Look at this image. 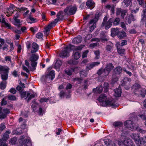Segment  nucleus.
<instances>
[{"label":"nucleus","instance_id":"f257e3e1","mask_svg":"<svg viewBox=\"0 0 146 146\" xmlns=\"http://www.w3.org/2000/svg\"><path fill=\"white\" fill-rule=\"evenodd\" d=\"M77 10V6L70 5H68L64 10V12L60 11L56 15L57 20L60 21L65 20L70 15H74Z\"/></svg>","mask_w":146,"mask_h":146},{"label":"nucleus","instance_id":"f03ea898","mask_svg":"<svg viewBox=\"0 0 146 146\" xmlns=\"http://www.w3.org/2000/svg\"><path fill=\"white\" fill-rule=\"evenodd\" d=\"M106 96L105 94H102L98 98V100L101 103V104L103 106H108L112 107V108L117 107L118 105L116 104L114 100L111 101L106 100Z\"/></svg>","mask_w":146,"mask_h":146},{"label":"nucleus","instance_id":"7ed1b4c3","mask_svg":"<svg viewBox=\"0 0 146 146\" xmlns=\"http://www.w3.org/2000/svg\"><path fill=\"white\" fill-rule=\"evenodd\" d=\"M9 68L5 65H0V74L2 81H6L8 79Z\"/></svg>","mask_w":146,"mask_h":146},{"label":"nucleus","instance_id":"20e7f679","mask_svg":"<svg viewBox=\"0 0 146 146\" xmlns=\"http://www.w3.org/2000/svg\"><path fill=\"white\" fill-rule=\"evenodd\" d=\"M141 86L137 84H134L132 87L135 94H140L143 97H144L146 94V90L143 89L139 90Z\"/></svg>","mask_w":146,"mask_h":146},{"label":"nucleus","instance_id":"39448f33","mask_svg":"<svg viewBox=\"0 0 146 146\" xmlns=\"http://www.w3.org/2000/svg\"><path fill=\"white\" fill-rule=\"evenodd\" d=\"M39 58V56L36 54H32L29 60L31 61V64L33 68L31 70L34 71L35 70L37 62L36 61Z\"/></svg>","mask_w":146,"mask_h":146},{"label":"nucleus","instance_id":"423d86ee","mask_svg":"<svg viewBox=\"0 0 146 146\" xmlns=\"http://www.w3.org/2000/svg\"><path fill=\"white\" fill-rule=\"evenodd\" d=\"M75 46L71 45H69L64 48V50H62L60 54V57H67L69 56V52L73 50Z\"/></svg>","mask_w":146,"mask_h":146},{"label":"nucleus","instance_id":"0eeeda50","mask_svg":"<svg viewBox=\"0 0 146 146\" xmlns=\"http://www.w3.org/2000/svg\"><path fill=\"white\" fill-rule=\"evenodd\" d=\"M108 19L107 16H106L103 19L101 25L102 27H105V28L106 30L108 29L111 27L113 22V19L112 18H110L108 21Z\"/></svg>","mask_w":146,"mask_h":146},{"label":"nucleus","instance_id":"6e6552de","mask_svg":"<svg viewBox=\"0 0 146 146\" xmlns=\"http://www.w3.org/2000/svg\"><path fill=\"white\" fill-rule=\"evenodd\" d=\"M131 79L127 77H125L121 82V85L124 87V88L127 90H128L131 87L130 82Z\"/></svg>","mask_w":146,"mask_h":146},{"label":"nucleus","instance_id":"1a4fd4ad","mask_svg":"<svg viewBox=\"0 0 146 146\" xmlns=\"http://www.w3.org/2000/svg\"><path fill=\"white\" fill-rule=\"evenodd\" d=\"M98 20V17L95 16V17L91 20L89 22L90 25H92L90 27V31L92 32L95 28L96 26V23Z\"/></svg>","mask_w":146,"mask_h":146},{"label":"nucleus","instance_id":"9d476101","mask_svg":"<svg viewBox=\"0 0 146 146\" xmlns=\"http://www.w3.org/2000/svg\"><path fill=\"white\" fill-rule=\"evenodd\" d=\"M119 146H135L134 144L131 142L130 139H125L123 142L119 141Z\"/></svg>","mask_w":146,"mask_h":146},{"label":"nucleus","instance_id":"9b49d317","mask_svg":"<svg viewBox=\"0 0 146 146\" xmlns=\"http://www.w3.org/2000/svg\"><path fill=\"white\" fill-rule=\"evenodd\" d=\"M58 21L56 19L54 21L51 22L45 28L46 34H48V33L50 31V29L55 26V23H56L58 21Z\"/></svg>","mask_w":146,"mask_h":146},{"label":"nucleus","instance_id":"f8f14e48","mask_svg":"<svg viewBox=\"0 0 146 146\" xmlns=\"http://www.w3.org/2000/svg\"><path fill=\"white\" fill-rule=\"evenodd\" d=\"M127 12V11L126 10H123L121 9H118L117 10L116 14L117 15H121V17L124 19Z\"/></svg>","mask_w":146,"mask_h":146},{"label":"nucleus","instance_id":"ddd939ff","mask_svg":"<svg viewBox=\"0 0 146 146\" xmlns=\"http://www.w3.org/2000/svg\"><path fill=\"white\" fill-rule=\"evenodd\" d=\"M124 125L127 128L130 130L133 129L134 128L133 123L130 120H128L124 123Z\"/></svg>","mask_w":146,"mask_h":146},{"label":"nucleus","instance_id":"4468645a","mask_svg":"<svg viewBox=\"0 0 146 146\" xmlns=\"http://www.w3.org/2000/svg\"><path fill=\"white\" fill-rule=\"evenodd\" d=\"M135 20L134 17L132 14L127 15L126 17L125 21L128 23L129 24H130L132 21H133Z\"/></svg>","mask_w":146,"mask_h":146},{"label":"nucleus","instance_id":"2eb2a0df","mask_svg":"<svg viewBox=\"0 0 146 146\" xmlns=\"http://www.w3.org/2000/svg\"><path fill=\"white\" fill-rule=\"evenodd\" d=\"M100 64V62H94L93 63L87 65L86 68V70H90L92 68H93L94 66H98Z\"/></svg>","mask_w":146,"mask_h":146},{"label":"nucleus","instance_id":"dca6fc26","mask_svg":"<svg viewBox=\"0 0 146 146\" xmlns=\"http://www.w3.org/2000/svg\"><path fill=\"white\" fill-rule=\"evenodd\" d=\"M86 5L90 9H92L95 7V3L92 0H88L86 2Z\"/></svg>","mask_w":146,"mask_h":146},{"label":"nucleus","instance_id":"f3484780","mask_svg":"<svg viewBox=\"0 0 146 146\" xmlns=\"http://www.w3.org/2000/svg\"><path fill=\"white\" fill-rule=\"evenodd\" d=\"M38 45L35 42H33L32 44L33 49L31 50V52L32 53H35L38 51Z\"/></svg>","mask_w":146,"mask_h":146},{"label":"nucleus","instance_id":"a211bd4d","mask_svg":"<svg viewBox=\"0 0 146 146\" xmlns=\"http://www.w3.org/2000/svg\"><path fill=\"white\" fill-rule=\"evenodd\" d=\"M122 71V68L120 66H118L114 69L113 74L116 75H119L121 73Z\"/></svg>","mask_w":146,"mask_h":146},{"label":"nucleus","instance_id":"6ab92c4d","mask_svg":"<svg viewBox=\"0 0 146 146\" xmlns=\"http://www.w3.org/2000/svg\"><path fill=\"white\" fill-rule=\"evenodd\" d=\"M23 145L24 146H31L32 144L30 140L27 139L24 140L21 145V146Z\"/></svg>","mask_w":146,"mask_h":146},{"label":"nucleus","instance_id":"aec40b11","mask_svg":"<svg viewBox=\"0 0 146 146\" xmlns=\"http://www.w3.org/2000/svg\"><path fill=\"white\" fill-rule=\"evenodd\" d=\"M119 31V30L118 28H112L111 30V36L114 37L115 35H117Z\"/></svg>","mask_w":146,"mask_h":146},{"label":"nucleus","instance_id":"412c9836","mask_svg":"<svg viewBox=\"0 0 146 146\" xmlns=\"http://www.w3.org/2000/svg\"><path fill=\"white\" fill-rule=\"evenodd\" d=\"M82 40V37L80 36H78L73 39L72 42L74 44H77L80 43Z\"/></svg>","mask_w":146,"mask_h":146},{"label":"nucleus","instance_id":"4be33fe9","mask_svg":"<svg viewBox=\"0 0 146 146\" xmlns=\"http://www.w3.org/2000/svg\"><path fill=\"white\" fill-rule=\"evenodd\" d=\"M55 76V73L54 71L51 70L47 75L46 78H48L50 79L51 80H52L54 78Z\"/></svg>","mask_w":146,"mask_h":146},{"label":"nucleus","instance_id":"5701e85b","mask_svg":"<svg viewBox=\"0 0 146 146\" xmlns=\"http://www.w3.org/2000/svg\"><path fill=\"white\" fill-rule=\"evenodd\" d=\"M69 93L67 95H66L65 92L63 90H62L59 93V96L61 98H64V96H66V97L67 98H69L70 96V90L68 91Z\"/></svg>","mask_w":146,"mask_h":146},{"label":"nucleus","instance_id":"b1692460","mask_svg":"<svg viewBox=\"0 0 146 146\" xmlns=\"http://www.w3.org/2000/svg\"><path fill=\"white\" fill-rule=\"evenodd\" d=\"M118 80V77L116 75L113 74L112 78L111 80V84L113 85Z\"/></svg>","mask_w":146,"mask_h":146},{"label":"nucleus","instance_id":"393cba45","mask_svg":"<svg viewBox=\"0 0 146 146\" xmlns=\"http://www.w3.org/2000/svg\"><path fill=\"white\" fill-rule=\"evenodd\" d=\"M62 64V61L60 60H57L55 63V68L58 71L59 70L60 67Z\"/></svg>","mask_w":146,"mask_h":146},{"label":"nucleus","instance_id":"a878e982","mask_svg":"<svg viewBox=\"0 0 146 146\" xmlns=\"http://www.w3.org/2000/svg\"><path fill=\"white\" fill-rule=\"evenodd\" d=\"M19 93L21 95V98H23L27 97L25 99L27 98V97H28L30 94L28 92L26 91L23 92L21 91Z\"/></svg>","mask_w":146,"mask_h":146},{"label":"nucleus","instance_id":"bb28decb","mask_svg":"<svg viewBox=\"0 0 146 146\" xmlns=\"http://www.w3.org/2000/svg\"><path fill=\"white\" fill-rule=\"evenodd\" d=\"M143 137H141L139 139L135 140V141L138 146H141L142 145H143Z\"/></svg>","mask_w":146,"mask_h":146},{"label":"nucleus","instance_id":"cd10ccee","mask_svg":"<svg viewBox=\"0 0 146 146\" xmlns=\"http://www.w3.org/2000/svg\"><path fill=\"white\" fill-rule=\"evenodd\" d=\"M7 83L6 81H2L0 83V89L2 90L5 89L6 88Z\"/></svg>","mask_w":146,"mask_h":146},{"label":"nucleus","instance_id":"c85d7f7f","mask_svg":"<svg viewBox=\"0 0 146 146\" xmlns=\"http://www.w3.org/2000/svg\"><path fill=\"white\" fill-rule=\"evenodd\" d=\"M103 90V88L101 86L97 87L96 88H94L93 91L96 93H101Z\"/></svg>","mask_w":146,"mask_h":146},{"label":"nucleus","instance_id":"c756f323","mask_svg":"<svg viewBox=\"0 0 146 146\" xmlns=\"http://www.w3.org/2000/svg\"><path fill=\"white\" fill-rule=\"evenodd\" d=\"M115 94L114 95L116 97H119L120 96L121 91L120 88H116L114 90Z\"/></svg>","mask_w":146,"mask_h":146},{"label":"nucleus","instance_id":"7c9ffc66","mask_svg":"<svg viewBox=\"0 0 146 146\" xmlns=\"http://www.w3.org/2000/svg\"><path fill=\"white\" fill-rule=\"evenodd\" d=\"M139 5L143 8H146V1L144 0H137Z\"/></svg>","mask_w":146,"mask_h":146},{"label":"nucleus","instance_id":"2f4dec72","mask_svg":"<svg viewBox=\"0 0 146 146\" xmlns=\"http://www.w3.org/2000/svg\"><path fill=\"white\" fill-rule=\"evenodd\" d=\"M126 34L123 31L120 32L119 31L117 35V36L119 38H121L126 36Z\"/></svg>","mask_w":146,"mask_h":146},{"label":"nucleus","instance_id":"473e14b6","mask_svg":"<svg viewBox=\"0 0 146 146\" xmlns=\"http://www.w3.org/2000/svg\"><path fill=\"white\" fill-rule=\"evenodd\" d=\"M131 137L134 140V141L137 140V139H139L140 138L139 133H133L132 134Z\"/></svg>","mask_w":146,"mask_h":146},{"label":"nucleus","instance_id":"72a5a7b5","mask_svg":"<svg viewBox=\"0 0 146 146\" xmlns=\"http://www.w3.org/2000/svg\"><path fill=\"white\" fill-rule=\"evenodd\" d=\"M6 117L7 115L3 112L2 108L0 107V119H3Z\"/></svg>","mask_w":146,"mask_h":146},{"label":"nucleus","instance_id":"f704fd0d","mask_svg":"<svg viewBox=\"0 0 146 146\" xmlns=\"http://www.w3.org/2000/svg\"><path fill=\"white\" fill-rule=\"evenodd\" d=\"M113 68L114 66L112 63H110L106 65L105 68L110 72L111 70L113 69Z\"/></svg>","mask_w":146,"mask_h":146},{"label":"nucleus","instance_id":"c9c22d12","mask_svg":"<svg viewBox=\"0 0 146 146\" xmlns=\"http://www.w3.org/2000/svg\"><path fill=\"white\" fill-rule=\"evenodd\" d=\"M117 51L118 53L121 56L125 54V50L124 49L117 48Z\"/></svg>","mask_w":146,"mask_h":146},{"label":"nucleus","instance_id":"e433bc0d","mask_svg":"<svg viewBox=\"0 0 146 146\" xmlns=\"http://www.w3.org/2000/svg\"><path fill=\"white\" fill-rule=\"evenodd\" d=\"M109 86V84L107 82L104 83L103 87L104 92H107L108 91Z\"/></svg>","mask_w":146,"mask_h":146},{"label":"nucleus","instance_id":"4c0bfd02","mask_svg":"<svg viewBox=\"0 0 146 146\" xmlns=\"http://www.w3.org/2000/svg\"><path fill=\"white\" fill-rule=\"evenodd\" d=\"M74 58L75 60L78 59L80 57V53L78 52H76L73 54Z\"/></svg>","mask_w":146,"mask_h":146},{"label":"nucleus","instance_id":"58836bf2","mask_svg":"<svg viewBox=\"0 0 146 146\" xmlns=\"http://www.w3.org/2000/svg\"><path fill=\"white\" fill-rule=\"evenodd\" d=\"M75 68L74 70L72 69H66L65 70V73L69 76H71L72 75V72L74 71V70L75 69Z\"/></svg>","mask_w":146,"mask_h":146},{"label":"nucleus","instance_id":"ea45409f","mask_svg":"<svg viewBox=\"0 0 146 146\" xmlns=\"http://www.w3.org/2000/svg\"><path fill=\"white\" fill-rule=\"evenodd\" d=\"M104 143L107 146L110 145L111 144H112V145L113 143H114L111 140L108 139H106L105 140Z\"/></svg>","mask_w":146,"mask_h":146},{"label":"nucleus","instance_id":"a19ab883","mask_svg":"<svg viewBox=\"0 0 146 146\" xmlns=\"http://www.w3.org/2000/svg\"><path fill=\"white\" fill-rule=\"evenodd\" d=\"M13 19L15 22V26H17L18 27H19L21 25L20 24V20L18 19H17V18Z\"/></svg>","mask_w":146,"mask_h":146},{"label":"nucleus","instance_id":"79ce46f5","mask_svg":"<svg viewBox=\"0 0 146 146\" xmlns=\"http://www.w3.org/2000/svg\"><path fill=\"white\" fill-rule=\"evenodd\" d=\"M101 36H102L101 39L104 41H107L108 40V38H106L105 34L103 33L101 34Z\"/></svg>","mask_w":146,"mask_h":146},{"label":"nucleus","instance_id":"37998d69","mask_svg":"<svg viewBox=\"0 0 146 146\" xmlns=\"http://www.w3.org/2000/svg\"><path fill=\"white\" fill-rule=\"evenodd\" d=\"M113 125L115 127H120L123 125L122 123L119 121H117L114 122Z\"/></svg>","mask_w":146,"mask_h":146},{"label":"nucleus","instance_id":"c03bdc74","mask_svg":"<svg viewBox=\"0 0 146 146\" xmlns=\"http://www.w3.org/2000/svg\"><path fill=\"white\" fill-rule=\"evenodd\" d=\"M8 99L10 100L14 101L16 100V97L15 96H13L12 95H9L7 96Z\"/></svg>","mask_w":146,"mask_h":146},{"label":"nucleus","instance_id":"a18cd8bd","mask_svg":"<svg viewBox=\"0 0 146 146\" xmlns=\"http://www.w3.org/2000/svg\"><path fill=\"white\" fill-rule=\"evenodd\" d=\"M94 53L96 55L95 58L96 59H99V58L100 56V52L98 50L94 51Z\"/></svg>","mask_w":146,"mask_h":146},{"label":"nucleus","instance_id":"49530a36","mask_svg":"<svg viewBox=\"0 0 146 146\" xmlns=\"http://www.w3.org/2000/svg\"><path fill=\"white\" fill-rule=\"evenodd\" d=\"M3 25L4 27L7 28L8 29H12L11 26V24L8 23L6 22V23H5Z\"/></svg>","mask_w":146,"mask_h":146},{"label":"nucleus","instance_id":"de8ad7c7","mask_svg":"<svg viewBox=\"0 0 146 146\" xmlns=\"http://www.w3.org/2000/svg\"><path fill=\"white\" fill-rule=\"evenodd\" d=\"M110 72V71L107 70L105 68L104 69H103V75L105 76H108Z\"/></svg>","mask_w":146,"mask_h":146},{"label":"nucleus","instance_id":"09e8293b","mask_svg":"<svg viewBox=\"0 0 146 146\" xmlns=\"http://www.w3.org/2000/svg\"><path fill=\"white\" fill-rule=\"evenodd\" d=\"M131 0H124L123 3H124L125 7H127L130 5Z\"/></svg>","mask_w":146,"mask_h":146},{"label":"nucleus","instance_id":"8fccbe9b","mask_svg":"<svg viewBox=\"0 0 146 146\" xmlns=\"http://www.w3.org/2000/svg\"><path fill=\"white\" fill-rule=\"evenodd\" d=\"M113 24L115 25H118L120 21V19L119 18H116L113 21Z\"/></svg>","mask_w":146,"mask_h":146},{"label":"nucleus","instance_id":"3c124183","mask_svg":"<svg viewBox=\"0 0 146 146\" xmlns=\"http://www.w3.org/2000/svg\"><path fill=\"white\" fill-rule=\"evenodd\" d=\"M6 128L4 123H2L0 125V131H2Z\"/></svg>","mask_w":146,"mask_h":146},{"label":"nucleus","instance_id":"603ef678","mask_svg":"<svg viewBox=\"0 0 146 146\" xmlns=\"http://www.w3.org/2000/svg\"><path fill=\"white\" fill-rule=\"evenodd\" d=\"M2 111H3V112L7 115V114H9L10 113V110L7 108L3 109Z\"/></svg>","mask_w":146,"mask_h":146},{"label":"nucleus","instance_id":"864d4df0","mask_svg":"<svg viewBox=\"0 0 146 146\" xmlns=\"http://www.w3.org/2000/svg\"><path fill=\"white\" fill-rule=\"evenodd\" d=\"M68 63L70 64H77V61H75L74 60H70L68 62Z\"/></svg>","mask_w":146,"mask_h":146},{"label":"nucleus","instance_id":"5fc2aeb1","mask_svg":"<svg viewBox=\"0 0 146 146\" xmlns=\"http://www.w3.org/2000/svg\"><path fill=\"white\" fill-rule=\"evenodd\" d=\"M43 36L42 33H41L39 32L37 33L36 35V37L37 38L40 39L42 38Z\"/></svg>","mask_w":146,"mask_h":146},{"label":"nucleus","instance_id":"6e6d98bb","mask_svg":"<svg viewBox=\"0 0 146 146\" xmlns=\"http://www.w3.org/2000/svg\"><path fill=\"white\" fill-rule=\"evenodd\" d=\"M11 93L14 94H15L17 92V91L14 88H11L9 91Z\"/></svg>","mask_w":146,"mask_h":146},{"label":"nucleus","instance_id":"4d7b16f0","mask_svg":"<svg viewBox=\"0 0 146 146\" xmlns=\"http://www.w3.org/2000/svg\"><path fill=\"white\" fill-rule=\"evenodd\" d=\"M89 51L88 50H86L84 52L82 55V57L83 58H84L87 56V54L88 52Z\"/></svg>","mask_w":146,"mask_h":146},{"label":"nucleus","instance_id":"13d9d810","mask_svg":"<svg viewBox=\"0 0 146 146\" xmlns=\"http://www.w3.org/2000/svg\"><path fill=\"white\" fill-rule=\"evenodd\" d=\"M112 48V47L109 45H107L106 47V49L107 51H111V49Z\"/></svg>","mask_w":146,"mask_h":146},{"label":"nucleus","instance_id":"bf43d9fd","mask_svg":"<svg viewBox=\"0 0 146 146\" xmlns=\"http://www.w3.org/2000/svg\"><path fill=\"white\" fill-rule=\"evenodd\" d=\"M84 45H80L78 46H76L74 49L76 50H81L84 46Z\"/></svg>","mask_w":146,"mask_h":146},{"label":"nucleus","instance_id":"052dcab7","mask_svg":"<svg viewBox=\"0 0 146 146\" xmlns=\"http://www.w3.org/2000/svg\"><path fill=\"white\" fill-rule=\"evenodd\" d=\"M29 18L30 20L32 21V22H31L30 23H35L36 21V19H35L34 18L31 17V16H30L29 17Z\"/></svg>","mask_w":146,"mask_h":146},{"label":"nucleus","instance_id":"680f3d73","mask_svg":"<svg viewBox=\"0 0 146 146\" xmlns=\"http://www.w3.org/2000/svg\"><path fill=\"white\" fill-rule=\"evenodd\" d=\"M37 28H35V29L33 27H31L30 29V30L32 31L33 33H35L37 31Z\"/></svg>","mask_w":146,"mask_h":146},{"label":"nucleus","instance_id":"e2e57ef3","mask_svg":"<svg viewBox=\"0 0 146 146\" xmlns=\"http://www.w3.org/2000/svg\"><path fill=\"white\" fill-rule=\"evenodd\" d=\"M80 74L81 76L83 77L84 76L85 77L86 76L87 74L86 73V72L85 71H82L80 72Z\"/></svg>","mask_w":146,"mask_h":146},{"label":"nucleus","instance_id":"0e129e2a","mask_svg":"<svg viewBox=\"0 0 146 146\" xmlns=\"http://www.w3.org/2000/svg\"><path fill=\"white\" fill-rule=\"evenodd\" d=\"M123 70L127 74L129 75V76H131L132 75V73L126 70L125 68H123Z\"/></svg>","mask_w":146,"mask_h":146},{"label":"nucleus","instance_id":"69168bd1","mask_svg":"<svg viewBox=\"0 0 146 146\" xmlns=\"http://www.w3.org/2000/svg\"><path fill=\"white\" fill-rule=\"evenodd\" d=\"M5 60L7 61H9L11 62V58L10 56H6L5 57Z\"/></svg>","mask_w":146,"mask_h":146},{"label":"nucleus","instance_id":"338daca9","mask_svg":"<svg viewBox=\"0 0 146 146\" xmlns=\"http://www.w3.org/2000/svg\"><path fill=\"white\" fill-rule=\"evenodd\" d=\"M72 87V85L70 83H68L66 85V90L70 89Z\"/></svg>","mask_w":146,"mask_h":146},{"label":"nucleus","instance_id":"774afa93","mask_svg":"<svg viewBox=\"0 0 146 146\" xmlns=\"http://www.w3.org/2000/svg\"><path fill=\"white\" fill-rule=\"evenodd\" d=\"M97 73L99 75H100L102 74H103V69H101L98 70L97 72Z\"/></svg>","mask_w":146,"mask_h":146}]
</instances>
